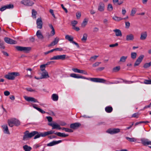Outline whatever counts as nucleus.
Masks as SVG:
<instances>
[{
  "label": "nucleus",
  "mask_w": 151,
  "mask_h": 151,
  "mask_svg": "<svg viewBox=\"0 0 151 151\" xmlns=\"http://www.w3.org/2000/svg\"><path fill=\"white\" fill-rule=\"evenodd\" d=\"M71 77L76 78H82L90 81H91L101 83H104L106 80L104 79L96 78H86L80 75L75 73H72L70 75Z\"/></svg>",
  "instance_id": "nucleus-1"
},
{
  "label": "nucleus",
  "mask_w": 151,
  "mask_h": 151,
  "mask_svg": "<svg viewBox=\"0 0 151 151\" xmlns=\"http://www.w3.org/2000/svg\"><path fill=\"white\" fill-rule=\"evenodd\" d=\"M19 76L20 74L18 72H9L4 76V78L8 80H13L15 77Z\"/></svg>",
  "instance_id": "nucleus-2"
},
{
  "label": "nucleus",
  "mask_w": 151,
  "mask_h": 151,
  "mask_svg": "<svg viewBox=\"0 0 151 151\" xmlns=\"http://www.w3.org/2000/svg\"><path fill=\"white\" fill-rule=\"evenodd\" d=\"M8 123L9 125L11 127H12L14 125L18 127L20 124V122L19 120L15 118L8 119Z\"/></svg>",
  "instance_id": "nucleus-3"
},
{
  "label": "nucleus",
  "mask_w": 151,
  "mask_h": 151,
  "mask_svg": "<svg viewBox=\"0 0 151 151\" xmlns=\"http://www.w3.org/2000/svg\"><path fill=\"white\" fill-rule=\"evenodd\" d=\"M38 133L36 131H33L31 133H29L28 131H26L24 133V135L23 136V140H25L28 138H31Z\"/></svg>",
  "instance_id": "nucleus-4"
},
{
  "label": "nucleus",
  "mask_w": 151,
  "mask_h": 151,
  "mask_svg": "<svg viewBox=\"0 0 151 151\" xmlns=\"http://www.w3.org/2000/svg\"><path fill=\"white\" fill-rule=\"evenodd\" d=\"M15 48L18 51H23L26 52H28L31 49V48L30 47H24L20 46H16Z\"/></svg>",
  "instance_id": "nucleus-5"
},
{
  "label": "nucleus",
  "mask_w": 151,
  "mask_h": 151,
  "mask_svg": "<svg viewBox=\"0 0 151 151\" xmlns=\"http://www.w3.org/2000/svg\"><path fill=\"white\" fill-rule=\"evenodd\" d=\"M141 143L144 146L151 145V141L147 138H143L140 139Z\"/></svg>",
  "instance_id": "nucleus-6"
},
{
  "label": "nucleus",
  "mask_w": 151,
  "mask_h": 151,
  "mask_svg": "<svg viewBox=\"0 0 151 151\" xmlns=\"http://www.w3.org/2000/svg\"><path fill=\"white\" fill-rule=\"evenodd\" d=\"M21 3L27 6H31L34 4L33 1L30 0H23L21 1Z\"/></svg>",
  "instance_id": "nucleus-7"
},
{
  "label": "nucleus",
  "mask_w": 151,
  "mask_h": 151,
  "mask_svg": "<svg viewBox=\"0 0 151 151\" xmlns=\"http://www.w3.org/2000/svg\"><path fill=\"white\" fill-rule=\"evenodd\" d=\"M144 57V55H142L139 56V57L137 59L135 63H134V66H136L139 65L140 63L142 61Z\"/></svg>",
  "instance_id": "nucleus-8"
},
{
  "label": "nucleus",
  "mask_w": 151,
  "mask_h": 151,
  "mask_svg": "<svg viewBox=\"0 0 151 151\" xmlns=\"http://www.w3.org/2000/svg\"><path fill=\"white\" fill-rule=\"evenodd\" d=\"M4 40L6 43L10 44H15L17 43V41L9 38L5 37L4 38Z\"/></svg>",
  "instance_id": "nucleus-9"
},
{
  "label": "nucleus",
  "mask_w": 151,
  "mask_h": 151,
  "mask_svg": "<svg viewBox=\"0 0 151 151\" xmlns=\"http://www.w3.org/2000/svg\"><path fill=\"white\" fill-rule=\"evenodd\" d=\"M81 126V124L79 122H76L71 124L70 125V128L73 129H78Z\"/></svg>",
  "instance_id": "nucleus-10"
},
{
  "label": "nucleus",
  "mask_w": 151,
  "mask_h": 151,
  "mask_svg": "<svg viewBox=\"0 0 151 151\" xmlns=\"http://www.w3.org/2000/svg\"><path fill=\"white\" fill-rule=\"evenodd\" d=\"M24 98L25 100L29 102L31 101L34 103L38 102L37 99L33 97L25 96H24Z\"/></svg>",
  "instance_id": "nucleus-11"
},
{
  "label": "nucleus",
  "mask_w": 151,
  "mask_h": 151,
  "mask_svg": "<svg viewBox=\"0 0 151 151\" xmlns=\"http://www.w3.org/2000/svg\"><path fill=\"white\" fill-rule=\"evenodd\" d=\"M36 24L37 27L39 29H41L42 27V22L41 18H38L37 20Z\"/></svg>",
  "instance_id": "nucleus-12"
},
{
  "label": "nucleus",
  "mask_w": 151,
  "mask_h": 151,
  "mask_svg": "<svg viewBox=\"0 0 151 151\" xmlns=\"http://www.w3.org/2000/svg\"><path fill=\"white\" fill-rule=\"evenodd\" d=\"M48 124L52 127V129H61V128L60 127V126L58 124L56 123H50Z\"/></svg>",
  "instance_id": "nucleus-13"
},
{
  "label": "nucleus",
  "mask_w": 151,
  "mask_h": 151,
  "mask_svg": "<svg viewBox=\"0 0 151 151\" xmlns=\"http://www.w3.org/2000/svg\"><path fill=\"white\" fill-rule=\"evenodd\" d=\"M59 41V38L58 37H57L55 38L54 39V40L50 44H49L48 47H50L52 46H54L55 45H56L58 42Z\"/></svg>",
  "instance_id": "nucleus-14"
},
{
  "label": "nucleus",
  "mask_w": 151,
  "mask_h": 151,
  "mask_svg": "<svg viewBox=\"0 0 151 151\" xmlns=\"http://www.w3.org/2000/svg\"><path fill=\"white\" fill-rule=\"evenodd\" d=\"M62 142V140H59L57 141H53L47 144V146H52L58 144Z\"/></svg>",
  "instance_id": "nucleus-15"
},
{
  "label": "nucleus",
  "mask_w": 151,
  "mask_h": 151,
  "mask_svg": "<svg viewBox=\"0 0 151 151\" xmlns=\"http://www.w3.org/2000/svg\"><path fill=\"white\" fill-rule=\"evenodd\" d=\"M147 36V33L145 31L141 33L140 37V39L141 40H144L146 39Z\"/></svg>",
  "instance_id": "nucleus-16"
},
{
  "label": "nucleus",
  "mask_w": 151,
  "mask_h": 151,
  "mask_svg": "<svg viewBox=\"0 0 151 151\" xmlns=\"http://www.w3.org/2000/svg\"><path fill=\"white\" fill-rule=\"evenodd\" d=\"M36 36L38 38L41 40H43L44 39V37L42 34L40 30H38L36 33Z\"/></svg>",
  "instance_id": "nucleus-17"
},
{
  "label": "nucleus",
  "mask_w": 151,
  "mask_h": 151,
  "mask_svg": "<svg viewBox=\"0 0 151 151\" xmlns=\"http://www.w3.org/2000/svg\"><path fill=\"white\" fill-rule=\"evenodd\" d=\"M3 129V132L4 133L6 134H10L9 132L8 129V126L6 125H4L2 126Z\"/></svg>",
  "instance_id": "nucleus-18"
},
{
  "label": "nucleus",
  "mask_w": 151,
  "mask_h": 151,
  "mask_svg": "<svg viewBox=\"0 0 151 151\" xmlns=\"http://www.w3.org/2000/svg\"><path fill=\"white\" fill-rule=\"evenodd\" d=\"M104 4L103 2H100L99 3L98 7V10L101 12L104 11Z\"/></svg>",
  "instance_id": "nucleus-19"
},
{
  "label": "nucleus",
  "mask_w": 151,
  "mask_h": 151,
  "mask_svg": "<svg viewBox=\"0 0 151 151\" xmlns=\"http://www.w3.org/2000/svg\"><path fill=\"white\" fill-rule=\"evenodd\" d=\"M114 32H115L116 36L117 37L122 36V32L120 30L116 29L114 30Z\"/></svg>",
  "instance_id": "nucleus-20"
},
{
  "label": "nucleus",
  "mask_w": 151,
  "mask_h": 151,
  "mask_svg": "<svg viewBox=\"0 0 151 151\" xmlns=\"http://www.w3.org/2000/svg\"><path fill=\"white\" fill-rule=\"evenodd\" d=\"M55 134L57 135V136L62 137H65L68 136V134H65V133H61L60 132H56L55 133Z\"/></svg>",
  "instance_id": "nucleus-21"
},
{
  "label": "nucleus",
  "mask_w": 151,
  "mask_h": 151,
  "mask_svg": "<svg viewBox=\"0 0 151 151\" xmlns=\"http://www.w3.org/2000/svg\"><path fill=\"white\" fill-rule=\"evenodd\" d=\"M126 40L128 41L132 40L134 39V36L132 34H130L126 36Z\"/></svg>",
  "instance_id": "nucleus-22"
},
{
  "label": "nucleus",
  "mask_w": 151,
  "mask_h": 151,
  "mask_svg": "<svg viewBox=\"0 0 151 151\" xmlns=\"http://www.w3.org/2000/svg\"><path fill=\"white\" fill-rule=\"evenodd\" d=\"M40 137H45L44 132H40V133H39L38 132V133L36 134L35 136L34 137V139H36Z\"/></svg>",
  "instance_id": "nucleus-23"
},
{
  "label": "nucleus",
  "mask_w": 151,
  "mask_h": 151,
  "mask_svg": "<svg viewBox=\"0 0 151 151\" xmlns=\"http://www.w3.org/2000/svg\"><path fill=\"white\" fill-rule=\"evenodd\" d=\"M52 99L54 101H57L58 99V96L57 94L54 93L51 96Z\"/></svg>",
  "instance_id": "nucleus-24"
},
{
  "label": "nucleus",
  "mask_w": 151,
  "mask_h": 151,
  "mask_svg": "<svg viewBox=\"0 0 151 151\" xmlns=\"http://www.w3.org/2000/svg\"><path fill=\"white\" fill-rule=\"evenodd\" d=\"M49 27L50 28V29H52V31H51V36H52L55 35V29L52 26V25L51 24H49Z\"/></svg>",
  "instance_id": "nucleus-25"
},
{
  "label": "nucleus",
  "mask_w": 151,
  "mask_h": 151,
  "mask_svg": "<svg viewBox=\"0 0 151 151\" xmlns=\"http://www.w3.org/2000/svg\"><path fill=\"white\" fill-rule=\"evenodd\" d=\"M105 110L106 112L110 113L112 111L113 108L111 106H107L105 107Z\"/></svg>",
  "instance_id": "nucleus-26"
},
{
  "label": "nucleus",
  "mask_w": 151,
  "mask_h": 151,
  "mask_svg": "<svg viewBox=\"0 0 151 151\" xmlns=\"http://www.w3.org/2000/svg\"><path fill=\"white\" fill-rule=\"evenodd\" d=\"M23 149L25 151H30L32 149V147L27 145H25L23 146Z\"/></svg>",
  "instance_id": "nucleus-27"
},
{
  "label": "nucleus",
  "mask_w": 151,
  "mask_h": 151,
  "mask_svg": "<svg viewBox=\"0 0 151 151\" xmlns=\"http://www.w3.org/2000/svg\"><path fill=\"white\" fill-rule=\"evenodd\" d=\"M44 133L45 137H46V136L49 134H55V131L53 130H50L47 132H45Z\"/></svg>",
  "instance_id": "nucleus-28"
},
{
  "label": "nucleus",
  "mask_w": 151,
  "mask_h": 151,
  "mask_svg": "<svg viewBox=\"0 0 151 151\" xmlns=\"http://www.w3.org/2000/svg\"><path fill=\"white\" fill-rule=\"evenodd\" d=\"M49 77L50 76L48 75V73H47L46 74H41V76L40 77V78H41V79L47 78Z\"/></svg>",
  "instance_id": "nucleus-29"
},
{
  "label": "nucleus",
  "mask_w": 151,
  "mask_h": 151,
  "mask_svg": "<svg viewBox=\"0 0 151 151\" xmlns=\"http://www.w3.org/2000/svg\"><path fill=\"white\" fill-rule=\"evenodd\" d=\"M126 138L128 141L131 142H134L136 141L137 140V139L134 137L130 138L128 137H126Z\"/></svg>",
  "instance_id": "nucleus-30"
},
{
  "label": "nucleus",
  "mask_w": 151,
  "mask_h": 151,
  "mask_svg": "<svg viewBox=\"0 0 151 151\" xmlns=\"http://www.w3.org/2000/svg\"><path fill=\"white\" fill-rule=\"evenodd\" d=\"M65 38L70 42L72 41L73 39V37H71L68 35H67L65 36Z\"/></svg>",
  "instance_id": "nucleus-31"
},
{
  "label": "nucleus",
  "mask_w": 151,
  "mask_h": 151,
  "mask_svg": "<svg viewBox=\"0 0 151 151\" xmlns=\"http://www.w3.org/2000/svg\"><path fill=\"white\" fill-rule=\"evenodd\" d=\"M37 14V12L34 9H33L32 10V17L35 18H36V15Z\"/></svg>",
  "instance_id": "nucleus-32"
},
{
  "label": "nucleus",
  "mask_w": 151,
  "mask_h": 151,
  "mask_svg": "<svg viewBox=\"0 0 151 151\" xmlns=\"http://www.w3.org/2000/svg\"><path fill=\"white\" fill-rule=\"evenodd\" d=\"M137 54L135 52H132L131 53V58L133 59H135L137 57Z\"/></svg>",
  "instance_id": "nucleus-33"
},
{
  "label": "nucleus",
  "mask_w": 151,
  "mask_h": 151,
  "mask_svg": "<svg viewBox=\"0 0 151 151\" xmlns=\"http://www.w3.org/2000/svg\"><path fill=\"white\" fill-rule=\"evenodd\" d=\"M123 3V1L121 0H114V3H116L117 5H120Z\"/></svg>",
  "instance_id": "nucleus-34"
},
{
  "label": "nucleus",
  "mask_w": 151,
  "mask_h": 151,
  "mask_svg": "<svg viewBox=\"0 0 151 151\" xmlns=\"http://www.w3.org/2000/svg\"><path fill=\"white\" fill-rule=\"evenodd\" d=\"M72 70L75 72L78 73H81L82 70L78 69L77 68H73L72 69Z\"/></svg>",
  "instance_id": "nucleus-35"
},
{
  "label": "nucleus",
  "mask_w": 151,
  "mask_h": 151,
  "mask_svg": "<svg viewBox=\"0 0 151 151\" xmlns=\"http://www.w3.org/2000/svg\"><path fill=\"white\" fill-rule=\"evenodd\" d=\"M87 35L86 33H84L83 34V37L81 39V40L85 42L87 39Z\"/></svg>",
  "instance_id": "nucleus-36"
},
{
  "label": "nucleus",
  "mask_w": 151,
  "mask_h": 151,
  "mask_svg": "<svg viewBox=\"0 0 151 151\" xmlns=\"http://www.w3.org/2000/svg\"><path fill=\"white\" fill-rule=\"evenodd\" d=\"M151 66V61L149 63H146L145 64L143 67L145 68H147Z\"/></svg>",
  "instance_id": "nucleus-37"
},
{
  "label": "nucleus",
  "mask_w": 151,
  "mask_h": 151,
  "mask_svg": "<svg viewBox=\"0 0 151 151\" xmlns=\"http://www.w3.org/2000/svg\"><path fill=\"white\" fill-rule=\"evenodd\" d=\"M127 56H122L120 59V61L121 62H124L125 61L126 59H127Z\"/></svg>",
  "instance_id": "nucleus-38"
},
{
  "label": "nucleus",
  "mask_w": 151,
  "mask_h": 151,
  "mask_svg": "<svg viewBox=\"0 0 151 151\" xmlns=\"http://www.w3.org/2000/svg\"><path fill=\"white\" fill-rule=\"evenodd\" d=\"M113 9V7L112 5L111 4H109L108 5L107 7V10L109 11H111Z\"/></svg>",
  "instance_id": "nucleus-39"
},
{
  "label": "nucleus",
  "mask_w": 151,
  "mask_h": 151,
  "mask_svg": "<svg viewBox=\"0 0 151 151\" xmlns=\"http://www.w3.org/2000/svg\"><path fill=\"white\" fill-rule=\"evenodd\" d=\"M106 133L111 134H113V129L110 128L107 130L106 131Z\"/></svg>",
  "instance_id": "nucleus-40"
},
{
  "label": "nucleus",
  "mask_w": 151,
  "mask_h": 151,
  "mask_svg": "<svg viewBox=\"0 0 151 151\" xmlns=\"http://www.w3.org/2000/svg\"><path fill=\"white\" fill-rule=\"evenodd\" d=\"M6 9H11L13 8L14 6L13 4H10L6 5Z\"/></svg>",
  "instance_id": "nucleus-41"
},
{
  "label": "nucleus",
  "mask_w": 151,
  "mask_h": 151,
  "mask_svg": "<svg viewBox=\"0 0 151 151\" xmlns=\"http://www.w3.org/2000/svg\"><path fill=\"white\" fill-rule=\"evenodd\" d=\"M123 18L121 17H119L116 16L114 17V20L116 21L119 22Z\"/></svg>",
  "instance_id": "nucleus-42"
},
{
  "label": "nucleus",
  "mask_w": 151,
  "mask_h": 151,
  "mask_svg": "<svg viewBox=\"0 0 151 151\" xmlns=\"http://www.w3.org/2000/svg\"><path fill=\"white\" fill-rule=\"evenodd\" d=\"M87 22L88 21L86 20V19H85L81 24V26L83 27H85L87 24Z\"/></svg>",
  "instance_id": "nucleus-43"
},
{
  "label": "nucleus",
  "mask_w": 151,
  "mask_h": 151,
  "mask_svg": "<svg viewBox=\"0 0 151 151\" xmlns=\"http://www.w3.org/2000/svg\"><path fill=\"white\" fill-rule=\"evenodd\" d=\"M144 83L146 84H151V80H145Z\"/></svg>",
  "instance_id": "nucleus-44"
},
{
  "label": "nucleus",
  "mask_w": 151,
  "mask_h": 151,
  "mask_svg": "<svg viewBox=\"0 0 151 151\" xmlns=\"http://www.w3.org/2000/svg\"><path fill=\"white\" fill-rule=\"evenodd\" d=\"M66 55H59V60H64L65 59Z\"/></svg>",
  "instance_id": "nucleus-45"
},
{
  "label": "nucleus",
  "mask_w": 151,
  "mask_h": 151,
  "mask_svg": "<svg viewBox=\"0 0 151 151\" xmlns=\"http://www.w3.org/2000/svg\"><path fill=\"white\" fill-rule=\"evenodd\" d=\"M46 66L44 64L41 65H40V70L42 71H44L45 70V68Z\"/></svg>",
  "instance_id": "nucleus-46"
},
{
  "label": "nucleus",
  "mask_w": 151,
  "mask_h": 151,
  "mask_svg": "<svg viewBox=\"0 0 151 151\" xmlns=\"http://www.w3.org/2000/svg\"><path fill=\"white\" fill-rule=\"evenodd\" d=\"M120 67L119 66L114 68V72H117L118 71L120 70Z\"/></svg>",
  "instance_id": "nucleus-47"
},
{
  "label": "nucleus",
  "mask_w": 151,
  "mask_h": 151,
  "mask_svg": "<svg viewBox=\"0 0 151 151\" xmlns=\"http://www.w3.org/2000/svg\"><path fill=\"white\" fill-rule=\"evenodd\" d=\"M50 60H59V55L54 56L53 57L50 58Z\"/></svg>",
  "instance_id": "nucleus-48"
},
{
  "label": "nucleus",
  "mask_w": 151,
  "mask_h": 151,
  "mask_svg": "<svg viewBox=\"0 0 151 151\" xmlns=\"http://www.w3.org/2000/svg\"><path fill=\"white\" fill-rule=\"evenodd\" d=\"M139 113H136L133 114L132 116V117L138 118L139 117Z\"/></svg>",
  "instance_id": "nucleus-49"
},
{
  "label": "nucleus",
  "mask_w": 151,
  "mask_h": 151,
  "mask_svg": "<svg viewBox=\"0 0 151 151\" xmlns=\"http://www.w3.org/2000/svg\"><path fill=\"white\" fill-rule=\"evenodd\" d=\"M135 13H136L135 10L134 9H132L131 10L130 15L132 16H134V14H135Z\"/></svg>",
  "instance_id": "nucleus-50"
},
{
  "label": "nucleus",
  "mask_w": 151,
  "mask_h": 151,
  "mask_svg": "<svg viewBox=\"0 0 151 151\" xmlns=\"http://www.w3.org/2000/svg\"><path fill=\"white\" fill-rule=\"evenodd\" d=\"M71 23L73 27L75 26V25L77 24L78 22L76 20H74L71 22Z\"/></svg>",
  "instance_id": "nucleus-51"
},
{
  "label": "nucleus",
  "mask_w": 151,
  "mask_h": 151,
  "mask_svg": "<svg viewBox=\"0 0 151 151\" xmlns=\"http://www.w3.org/2000/svg\"><path fill=\"white\" fill-rule=\"evenodd\" d=\"M120 132V129L118 128H114V134L119 133Z\"/></svg>",
  "instance_id": "nucleus-52"
},
{
  "label": "nucleus",
  "mask_w": 151,
  "mask_h": 151,
  "mask_svg": "<svg viewBox=\"0 0 151 151\" xmlns=\"http://www.w3.org/2000/svg\"><path fill=\"white\" fill-rule=\"evenodd\" d=\"M37 110L42 114H45L46 113L45 111L41 109L39 107L37 108Z\"/></svg>",
  "instance_id": "nucleus-53"
},
{
  "label": "nucleus",
  "mask_w": 151,
  "mask_h": 151,
  "mask_svg": "<svg viewBox=\"0 0 151 151\" xmlns=\"http://www.w3.org/2000/svg\"><path fill=\"white\" fill-rule=\"evenodd\" d=\"M6 5H5L1 7L0 8V10L1 12H3V11H4V10H6Z\"/></svg>",
  "instance_id": "nucleus-54"
},
{
  "label": "nucleus",
  "mask_w": 151,
  "mask_h": 151,
  "mask_svg": "<svg viewBox=\"0 0 151 151\" xmlns=\"http://www.w3.org/2000/svg\"><path fill=\"white\" fill-rule=\"evenodd\" d=\"M46 118L49 122H51L52 120V118L51 116H47Z\"/></svg>",
  "instance_id": "nucleus-55"
},
{
  "label": "nucleus",
  "mask_w": 151,
  "mask_h": 151,
  "mask_svg": "<svg viewBox=\"0 0 151 151\" xmlns=\"http://www.w3.org/2000/svg\"><path fill=\"white\" fill-rule=\"evenodd\" d=\"M98 56H99L98 55H95L92 56L90 59V60L92 61V59H93L94 60H95L97 57H98Z\"/></svg>",
  "instance_id": "nucleus-56"
},
{
  "label": "nucleus",
  "mask_w": 151,
  "mask_h": 151,
  "mask_svg": "<svg viewBox=\"0 0 151 151\" xmlns=\"http://www.w3.org/2000/svg\"><path fill=\"white\" fill-rule=\"evenodd\" d=\"M99 63L98 62H96L94 63V64H93L92 66L93 67H96L97 66H98L99 65L100 63Z\"/></svg>",
  "instance_id": "nucleus-57"
},
{
  "label": "nucleus",
  "mask_w": 151,
  "mask_h": 151,
  "mask_svg": "<svg viewBox=\"0 0 151 151\" xmlns=\"http://www.w3.org/2000/svg\"><path fill=\"white\" fill-rule=\"evenodd\" d=\"M76 16L77 19H79L81 16V13L80 12H77L76 13Z\"/></svg>",
  "instance_id": "nucleus-58"
},
{
  "label": "nucleus",
  "mask_w": 151,
  "mask_h": 151,
  "mask_svg": "<svg viewBox=\"0 0 151 151\" xmlns=\"http://www.w3.org/2000/svg\"><path fill=\"white\" fill-rule=\"evenodd\" d=\"M125 23L126 28H129L130 25V23L129 22H125Z\"/></svg>",
  "instance_id": "nucleus-59"
},
{
  "label": "nucleus",
  "mask_w": 151,
  "mask_h": 151,
  "mask_svg": "<svg viewBox=\"0 0 151 151\" xmlns=\"http://www.w3.org/2000/svg\"><path fill=\"white\" fill-rule=\"evenodd\" d=\"M53 50L54 51H57V50L61 51L63 50L62 48H57L54 49H53Z\"/></svg>",
  "instance_id": "nucleus-60"
},
{
  "label": "nucleus",
  "mask_w": 151,
  "mask_h": 151,
  "mask_svg": "<svg viewBox=\"0 0 151 151\" xmlns=\"http://www.w3.org/2000/svg\"><path fill=\"white\" fill-rule=\"evenodd\" d=\"M4 95L6 96H8L9 95L10 93L8 91H6L4 92Z\"/></svg>",
  "instance_id": "nucleus-61"
},
{
  "label": "nucleus",
  "mask_w": 151,
  "mask_h": 151,
  "mask_svg": "<svg viewBox=\"0 0 151 151\" xmlns=\"http://www.w3.org/2000/svg\"><path fill=\"white\" fill-rule=\"evenodd\" d=\"M72 29L74 30H76L77 31H78L80 30V28L79 27H76L75 26L72 27Z\"/></svg>",
  "instance_id": "nucleus-62"
},
{
  "label": "nucleus",
  "mask_w": 151,
  "mask_h": 151,
  "mask_svg": "<svg viewBox=\"0 0 151 151\" xmlns=\"http://www.w3.org/2000/svg\"><path fill=\"white\" fill-rule=\"evenodd\" d=\"M5 47L3 43H0V48L3 49H4Z\"/></svg>",
  "instance_id": "nucleus-63"
},
{
  "label": "nucleus",
  "mask_w": 151,
  "mask_h": 151,
  "mask_svg": "<svg viewBox=\"0 0 151 151\" xmlns=\"http://www.w3.org/2000/svg\"><path fill=\"white\" fill-rule=\"evenodd\" d=\"M61 6L62 7V8L65 11V12H66V13H67L68 12V10H67V9L64 7L63 5V4H61Z\"/></svg>",
  "instance_id": "nucleus-64"
}]
</instances>
